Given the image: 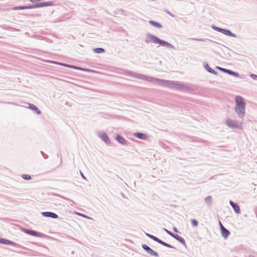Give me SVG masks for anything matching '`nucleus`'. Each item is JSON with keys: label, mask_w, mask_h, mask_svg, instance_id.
I'll use <instances>...</instances> for the list:
<instances>
[{"label": "nucleus", "mask_w": 257, "mask_h": 257, "mask_svg": "<svg viewBox=\"0 0 257 257\" xmlns=\"http://www.w3.org/2000/svg\"><path fill=\"white\" fill-rule=\"evenodd\" d=\"M173 238L176 239L177 241H178L179 242H180L183 245H186L185 241L183 237H182L181 236L175 234L174 236H173Z\"/></svg>", "instance_id": "a211bd4d"}, {"label": "nucleus", "mask_w": 257, "mask_h": 257, "mask_svg": "<svg viewBox=\"0 0 257 257\" xmlns=\"http://www.w3.org/2000/svg\"><path fill=\"white\" fill-rule=\"evenodd\" d=\"M154 84H158L160 86H163L169 88L182 90L184 91L192 90V88L184 84L178 82L171 80H167L155 78Z\"/></svg>", "instance_id": "f257e3e1"}, {"label": "nucleus", "mask_w": 257, "mask_h": 257, "mask_svg": "<svg viewBox=\"0 0 257 257\" xmlns=\"http://www.w3.org/2000/svg\"><path fill=\"white\" fill-rule=\"evenodd\" d=\"M219 224H220L222 236L224 238H227L228 236H229V235L230 234L229 231L228 229H227L226 228H225L220 222H219Z\"/></svg>", "instance_id": "9d476101"}, {"label": "nucleus", "mask_w": 257, "mask_h": 257, "mask_svg": "<svg viewBox=\"0 0 257 257\" xmlns=\"http://www.w3.org/2000/svg\"><path fill=\"white\" fill-rule=\"evenodd\" d=\"M229 204L231 205V206L233 209L234 211L237 214L240 213V209L239 206L235 203H234L233 201L230 200L229 201Z\"/></svg>", "instance_id": "ddd939ff"}, {"label": "nucleus", "mask_w": 257, "mask_h": 257, "mask_svg": "<svg viewBox=\"0 0 257 257\" xmlns=\"http://www.w3.org/2000/svg\"><path fill=\"white\" fill-rule=\"evenodd\" d=\"M134 136L140 139H146V135L145 134L142 133H135Z\"/></svg>", "instance_id": "412c9836"}, {"label": "nucleus", "mask_w": 257, "mask_h": 257, "mask_svg": "<svg viewBox=\"0 0 257 257\" xmlns=\"http://www.w3.org/2000/svg\"><path fill=\"white\" fill-rule=\"evenodd\" d=\"M52 5H53V2L50 1L39 3L37 4V8L43 7L51 6Z\"/></svg>", "instance_id": "4468645a"}, {"label": "nucleus", "mask_w": 257, "mask_h": 257, "mask_svg": "<svg viewBox=\"0 0 257 257\" xmlns=\"http://www.w3.org/2000/svg\"><path fill=\"white\" fill-rule=\"evenodd\" d=\"M78 215L80 216H82V217H86V218H88L84 214H81L80 213H77Z\"/></svg>", "instance_id": "4c0bfd02"}, {"label": "nucleus", "mask_w": 257, "mask_h": 257, "mask_svg": "<svg viewBox=\"0 0 257 257\" xmlns=\"http://www.w3.org/2000/svg\"><path fill=\"white\" fill-rule=\"evenodd\" d=\"M215 68H216V69L219 70L220 71H221L224 73H226V71H227V69L222 68V67H220L219 66H216Z\"/></svg>", "instance_id": "c756f323"}, {"label": "nucleus", "mask_w": 257, "mask_h": 257, "mask_svg": "<svg viewBox=\"0 0 257 257\" xmlns=\"http://www.w3.org/2000/svg\"><path fill=\"white\" fill-rule=\"evenodd\" d=\"M125 74L139 79L146 80L148 82H151L154 83L155 77L148 76L143 74L137 73L130 71H126Z\"/></svg>", "instance_id": "20e7f679"}, {"label": "nucleus", "mask_w": 257, "mask_h": 257, "mask_svg": "<svg viewBox=\"0 0 257 257\" xmlns=\"http://www.w3.org/2000/svg\"><path fill=\"white\" fill-rule=\"evenodd\" d=\"M81 70L84 71L85 72L92 71V70H90V69H86V68H81Z\"/></svg>", "instance_id": "e433bc0d"}, {"label": "nucleus", "mask_w": 257, "mask_h": 257, "mask_svg": "<svg viewBox=\"0 0 257 257\" xmlns=\"http://www.w3.org/2000/svg\"><path fill=\"white\" fill-rule=\"evenodd\" d=\"M204 68L209 73L213 74L214 75H217L218 72L214 70L211 68L209 65L207 63H204Z\"/></svg>", "instance_id": "2eb2a0df"}, {"label": "nucleus", "mask_w": 257, "mask_h": 257, "mask_svg": "<svg viewBox=\"0 0 257 257\" xmlns=\"http://www.w3.org/2000/svg\"><path fill=\"white\" fill-rule=\"evenodd\" d=\"M165 231L168 234H169L171 236L173 237L174 236L175 234L173 232H172L171 231L167 230V229H164Z\"/></svg>", "instance_id": "2f4dec72"}, {"label": "nucleus", "mask_w": 257, "mask_h": 257, "mask_svg": "<svg viewBox=\"0 0 257 257\" xmlns=\"http://www.w3.org/2000/svg\"><path fill=\"white\" fill-rule=\"evenodd\" d=\"M22 178L26 180H30L31 179V176L27 174H23L22 176Z\"/></svg>", "instance_id": "393cba45"}, {"label": "nucleus", "mask_w": 257, "mask_h": 257, "mask_svg": "<svg viewBox=\"0 0 257 257\" xmlns=\"http://www.w3.org/2000/svg\"><path fill=\"white\" fill-rule=\"evenodd\" d=\"M226 125L231 129L241 128L242 122H239L237 120L227 119L225 121Z\"/></svg>", "instance_id": "39448f33"}, {"label": "nucleus", "mask_w": 257, "mask_h": 257, "mask_svg": "<svg viewBox=\"0 0 257 257\" xmlns=\"http://www.w3.org/2000/svg\"><path fill=\"white\" fill-rule=\"evenodd\" d=\"M13 9L14 10H25L26 9V6H19L14 7Z\"/></svg>", "instance_id": "c85d7f7f"}, {"label": "nucleus", "mask_w": 257, "mask_h": 257, "mask_svg": "<svg viewBox=\"0 0 257 257\" xmlns=\"http://www.w3.org/2000/svg\"><path fill=\"white\" fill-rule=\"evenodd\" d=\"M29 105V108L33 110L36 111L38 114H40L41 113V111L40 110L38 109V108L34 104L28 103Z\"/></svg>", "instance_id": "aec40b11"}, {"label": "nucleus", "mask_w": 257, "mask_h": 257, "mask_svg": "<svg viewBox=\"0 0 257 257\" xmlns=\"http://www.w3.org/2000/svg\"><path fill=\"white\" fill-rule=\"evenodd\" d=\"M51 62L53 63H55V64H57L58 65H61V66H64V65L66 64L65 63H61V62H55V61H51Z\"/></svg>", "instance_id": "473e14b6"}, {"label": "nucleus", "mask_w": 257, "mask_h": 257, "mask_svg": "<svg viewBox=\"0 0 257 257\" xmlns=\"http://www.w3.org/2000/svg\"><path fill=\"white\" fill-rule=\"evenodd\" d=\"M146 39L145 40V43L148 44L150 43H153L156 44H159L160 46L166 47L167 49H175V48L169 42L163 40L156 36L151 34H147L146 35Z\"/></svg>", "instance_id": "f03ea898"}, {"label": "nucleus", "mask_w": 257, "mask_h": 257, "mask_svg": "<svg viewBox=\"0 0 257 257\" xmlns=\"http://www.w3.org/2000/svg\"><path fill=\"white\" fill-rule=\"evenodd\" d=\"M235 102L234 111L238 114L239 118H243L245 113V102L243 98L240 96H236Z\"/></svg>", "instance_id": "7ed1b4c3"}, {"label": "nucleus", "mask_w": 257, "mask_h": 257, "mask_svg": "<svg viewBox=\"0 0 257 257\" xmlns=\"http://www.w3.org/2000/svg\"><path fill=\"white\" fill-rule=\"evenodd\" d=\"M81 175L83 179H86V177H85V176L83 175V174L82 172H81Z\"/></svg>", "instance_id": "a19ab883"}, {"label": "nucleus", "mask_w": 257, "mask_h": 257, "mask_svg": "<svg viewBox=\"0 0 257 257\" xmlns=\"http://www.w3.org/2000/svg\"><path fill=\"white\" fill-rule=\"evenodd\" d=\"M72 68L74 69H76V70H81V67H78V66H74V65H73V67H72Z\"/></svg>", "instance_id": "72a5a7b5"}, {"label": "nucleus", "mask_w": 257, "mask_h": 257, "mask_svg": "<svg viewBox=\"0 0 257 257\" xmlns=\"http://www.w3.org/2000/svg\"><path fill=\"white\" fill-rule=\"evenodd\" d=\"M204 201L207 206L210 207L212 205V199L211 196H208L204 198Z\"/></svg>", "instance_id": "6ab92c4d"}, {"label": "nucleus", "mask_w": 257, "mask_h": 257, "mask_svg": "<svg viewBox=\"0 0 257 257\" xmlns=\"http://www.w3.org/2000/svg\"><path fill=\"white\" fill-rule=\"evenodd\" d=\"M191 224L193 226H197L198 225V222L197 220L195 219H192L191 220Z\"/></svg>", "instance_id": "a878e982"}, {"label": "nucleus", "mask_w": 257, "mask_h": 257, "mask_svg": "<svg viewBox=\"0 0 257 257\" xmlns=\"http://www.w3.org/2000/svg\"><path fill=\"white\" fill-rule=\"evenodd\" d=\"M192 40H194V41H208L209 42L211 41L210 40H209V39L204 40L202 39H198V38H192Z\"/></svg>", "instance_id": "7c9ffc66"}, {"label": "nucleus", "mask_w": 257, "mask_h": 257, "mask_svg": "<svg viewBox=\"0 0 257 257\" xmlns=\"http://www.w3.org/2000/svg\"><path fill=\"white\" fill-rule=\"evenodd\" d=\"M98 136L106 144H110V141L108 138L107 134L104 132H99Z\"/></svg>", "instance_id": "9b49d317"}, {"label": "nucleus", "mask_w": 257, "mask_h": 257, "mask_svg": "<svg viewBox=\"0 0 257 257\" xmlns=\"http://www.w3.org/2000/svg\"><path fill=\"white\" fill-rule=\"evenodd\" d=\"M250 77L253 79H257V75H255V74H250Z\"/></svg>", "instance_id": "f704fd0d"}, {"label": "nucleus", "mask_w": 257, "mask_h": 257, "mask_svg": "<svg viewBox=\"0 0 257 257\" xmlns=\"http://www.w3.org/2000/svg\"><path fill=\"white\" fill-rule=\"evenodd\" d=\"M142 248L150 255L159 257V254L147 244H142Z\"/></svg>", "instance_id": "6e6552de"}, {"label": "nucleus", "mask_w": 257, "mask_h": 257, "mask_svg": "<svg viewBox=\"0 0 257 257\" xmlns=\"http://www.w3.org/2000/svg\"><path fill=\"white\" fill-rule=\"evenodd\" d=\"M167 13L169 14V15H170L171 16H172V14L170 13V12H167Z\"/></svg>", "instance_id": "79ce46f5"}, {"label": "nucleus", "mask_w": 257, "mask_h": 257, "mask_svg": "<svg viewBox=\"0 0 257 257\" xmlns=\"http://www.w3.org/2000/svg\"><path fill=\"white\" fill-rule=\"evenodd\" d=\"M149 23L152 25L153 26L158 28H162L163 27V26L160 24L159 23L157 22H155L152 20L150 21Z\"/></svg>", "instance_id": "4be33fe9"}, {"label": "nucleus", "mask_w": 257, "mask_h": 257, "mask_svg": "<svg viewBox=\"0 0 257 257\" xmlns=\"http://www.w3.org/2000/svg\"><path fill=\"white\" fill-rule=\"evenodd\" d=\"M0 243L14 245L22 249L25 248L23 246L5 238H0Z\"/></svg>", "instance_id": "0eeeda50"}, {"label": "nucleus", "mask_w": 257, "mask_h": 257, "mask_svg": "<svg viewBox=\"0 0 257 257\" xmlns=\"http://www.w3.org/2000/svg\"><path fill=\"white\" fill-rule=\"evenodd\" d=\"M44 217H50L54 219L58 218V216L56 213L52 212H43L41 213Z\"/></svg>", "instance_id": "f8f14e48"}, {"label": "nucleus", "mask_w": 257, "mask_h": 257, "mask_svg": "<svg viewBox=\"0 0 257 257\" xmlns=\"http://www.w3.org/2000/svg\"><path fill=\"white\" fill-rule=\"evenodd\" d=\"M22 231L24 232H25L28 234L32 235V236H36V237H41V234L40 232H37L35 230H30V229H26V228H23Z\"/></svg>", "instance_id": "1a4fd4ad"}, {"label": "nucleus", "mask_w": 257, "mask_h": 257, "mask_svg": "<svg viewBox=\"0 0 257 257\" xmlns=\"http://www.w3.org/2000/svg\"><path fill=\"white\" fill-rule=\"evenodd\" d=\"M221 33L232 37H236V35L234 33H232L230 30L225 29H222Z\"/></svg>", "instance_id": "f3484780"}, {"label": "nucleus", "mask_w": 257, "mask_h": 257, "mask_svg": "<svg viewBox=\"0 0 257 257\" xmlns=\"http://www.w3.org/2000/svg\"><path fill=\"white\" fill-rule=\"evenodd\" d=\"M145 234L146 236H147L151 239H153V240L156 241L157 242H158L165 246H166V247L170 248H175V247L174 246L171 245V244H170L168 243H166V242L162 241V240H161L160 239H159V238L157 237L156 236H155L154 235L150 234L148 233H145Z\"/></svg>", "instance_id": "423d86ee"}, {"label": "nucleus", "mask_w": 257, "mask_h": 257, "mask_svg": "<svg viewBox=\"0 0 257 257\" xmlns=\"http://www.w3.org/2000/svg\"><path fill=\"white\" fill-rule=\"evenodd\" d=\"M26 9H35L37 8V4L34 5H30L28 6H26Z\"/></svg>", "instance_id": "cd10ccee"}, {"label": "nucleus", "mask_w": 257, "mask_h": 257, "mask_svg": "<svg viewBox=\"0 0 257 257\" xmlns=\"http://www.w3.org/2000/svg\"><path fill=\"white\" fill-rule=\"evenodd\" d=\"M41 153L43 155L44 159H46L48 158V156L45 154L43 152L41 151Z\"/></svg>", "instance_id": "c9c22d12"}, {"label": "nucleus", "mask_w": 257, "mask_h": 257, "mask_svg": "<svg viewBox=\"0 0 257 257\" xmlns=\"http://www.w3.org/2000/svg\"><path fill=\"white\" fill-rule=\"evenodd\" d=\"M212 28L218 32L221 33L222 28L215 26H212Z\"/></svg>", "instance_id": "bb28decb"}, {"label": "nucleus", "mask_w": 257, "mask_h": 257, "mask_svg": "<svg viewBox=\"0 0 257 257\" xmlns=\"http://www.w3.org/2000/svg\"><path fill=\"white\" fill-rule=\"evenodd\" d=\"M173 230L174 232H176V233H179V232L178 230L177 229V228L176 227H175L173 228Z\"/></svg>", "instance_id": "ea45409f"}, {"label": "nucleus", "mask_w": 257, "mask_h": 257, "mask_svg": "<svg viewBox=\"0 0 257 257\" xmlns=\"http://www.w3.org/2000/svg\"><path fill=\"white\" fill-rule=\"evenodd\" d=\"M115 139L117 141H118L120 144L123 145H127V141L121 136L119 135H117L116 136Z\"/></svg>", "instance_id": "dca6fc26"}, {"label": "nucleus", "mask_w": 257, "mask_h": 257, "mask_svg": "<svg viewBox=\"0 0 257 257\" xmlns=\"http://www.w3.org/2000/svg\"><path fill=\"white\" fill-rule=\"evenodd\" d=\"M73 65H69V64H67L64 65V66L68 67V68H72V67H73Z\"/></svg>", "instance_id": "58836bf2"}, {"label": "nucleus", "mask_w": 257, "mask_h": 257, "mask_svg": "<svg viewBox=\"0 0 257 257\" xmlns=\"http://www.w3.org/2000/svg\"><path fill=\"white\" fill-rule=\"evenodd\" d=\"M93 51L97 54L103 53L105 52V49L102 48H96L93 49Z\"/></svg>", "instance_id": "b1692460"}, {"label": "nucleus", "mask_w": 257, "mask_h": 257, "mask_svg": "<svg viewBox=\"0 0 257 257\" xmlns=\"http://www.w3.org/2000/svg\"><path fill=\"white\" fill-rule=\"evenodd\" d=\"M226 74H228L230 75H231V76H233L235 77H239V75L238 73L237 72H235L233 71H232L231 70H229V69H227V71H226Z\"/></svg>", "instance_id": "5701e85b"}]
</instances>
